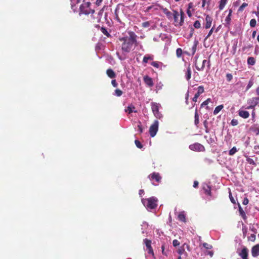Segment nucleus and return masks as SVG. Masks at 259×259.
<instances>
[{
    "mask_svg": "<svg viewBox=\"0 0 259 259\" xmlns=\"http://www.w3.org/2000/svg\"><path fill=\"white\" fill-rule=\"evenodd\" d=\"M211 101V99L210 98L207 99L206 100L204 101L201 105V107H203L205 105H207L208 104V103Z\"/></svg>",
    "mask_w": 259,
    "mask_h": 259,
    "instance_id": "nucleus-48",
    "label": "nucleus"
},
{
    "mask_svg": "<svg viewBox=\"0 0 259 259\" xmlns=\"http://www.w3.org/2000/svg\"><path fill=\"white\" fill-rule=\"evenodd\" d=\"M238 254L242 259H248V249L245 246H244L240 252H238Z\"/></svg>",
    "mask_w": 259,
    "mask_h": 259,
    "instance_id": "nucleus-9",
    "label": "nucleus"
},
{
    "mask_svg": "<svg viewBox=\"0 0 259 259\" xmlns=\"http://www.w3.org/2000/svg\"><path fill=\"white\" fill-rule=\"evenodd\" d=\"M223 105H221L216 107L213 111V114L217 115L223 108Z\"/></svg>",
    "mask_w": 259,
    "mask_h": 259,
    "instance_id": "nucleus-30",
    "label": "nucleus"
},
{
    "mask_svg": "<svg viewBox=\"0 0 259 259\" xmlns=\"http://www.w3.org/2000/svg\"><path fill=\"white\" fill-rule=\"evenodd\" d=\"M206 253L208 255H209L210 257H212L213 255V252L212 251H207Z\"/></svg>",
    "mask_w": 259,
    "mask_h": 259,
    "instance_id": "nucleus-64",
    "label": "nucleus"
},
{
    "mask_svg": "<svg viewBox=\"0 0 259 259\" xmlns=\"http://www.w3.org/2000/svg\"><path fill=\"white\" fill-rule=\"evenodd\" d=\"M111 84L114 87H117L118 85V84L115 79L112 80Z\"/></svg>",
    "mask_w": 259,
    "mask_h": 259,
    "instance_id": "nucleus-58",
    "label": "nucleus"
},
{
    "mask_svg": "<svg viewBox=\"0 0 259 259\" xmlns=\"http://www.w3.org/2000/svg\"><path fill=\"white\" fill-rule=\"evenodd\" d=\"M178 252L179 254H180V255H182V254L186 253V252L185 251L184 247H183L182 246L181 247V248L179 249Z\"/></svg>",
    "mask_w": 259,
    "mask_h": 259,
    "instance_id": "nucleus-49",
    "label": "nucleus"
},
{
    "mask_svg": "<svg viewBox=\"0 0 259 259\" xmlns=\"http://www.w3.org/2000/svg\"><path fill=\"white\" fill-rule=\"evenodd\" d=\"M151 65L153 67L158 68L159 66V64L157 62L153 61L151 63Z\"/></svg>",
    "mask_w": 259,
    "mask_h": 259,
    "instance_id": "nucleus-54",
    "label": "nucleus"
},
{
    "mask_svg": "<svg viewBox=\"0 0 259 259\" xmlns=\"http://www.w3.org/2000/svg\"><path fill=\"white\" fill-rule=\"evenodd\" d=\"M198 184H199L198 182V181H195L194 182L193 186V187H194V188H197V187H198Z\"/></svg>",
    "mask_w": 259,
    "mask_h": 259,
    "instance_id": "nucleus-63",
    "label": "nucleus"
},
{
    "mask_svg": "<svg viewBox=\"0 0 259 259\" xmlns=\"http://www.w3.org/2000/svg\"><path fill=\"white\" fill-rule=\"evenodd\" d=\"M248 6V4L246 3H243L238 9V12H242L244 9Z\"/></svg>",
    "mask_w": 259,
    "mask_h": 259,
    "instance_id": "nucleus-37",
    "label": "nucleus"
},
{
    "mask_svg": "<svg viewBox=\"0 0 259 259\" xmlns=\"http://www.w3.org/2000/svg\"><path fill=\"white\" fill-rule=\"evenodd\" d=\"M91 5V3L90 2H84V1H83V3L80 6L79 14V15L81 14L87 15L88 18H90V20L89 19L88 20L91 23H95V18L94 16V14L95 11L90 8Z\"/></svg>",
    "mask_w": 259,
    "mask_h": 259,
    "instance_id": "nucleus-2",
    "label": "nucleus"
},
{
    "mask_svg": "<svg viewBox=\"0 0 259 259\" xmlns=\"http://www.w3.org/2000/svg\"><path fill=\"white\" fill-rule=\"evenodd\" d=\"M228 0H221L220 2L219 9L220 10H223Z\"/></svg>",
    "mask_w": 259,
    "mask_h": 259,
    "instance_id": "nucleus-33",
    "label": "nucleus"
},
{
    "mask_svg": "<svg viewBox=\"0 0 259 259\" xmlns=\"http://www.w3.org/2000/svg\"><path fill=\"white\" fill-rule=\"evenodd\" d=\"M231 123L233 126H235L238 124V121L237 119H233L231 120Z\"/></svg>",
    "mask_w": 259,
    "mask_h": 259,
    "instance_id": "nucleus-53",
    "label": "nucleus"
},
{
    "mask_svg": "<svg viewBox=\"0 0 259 259\" xmlns=\"http://www.w3.org/2000/svg\"><path fill=\"white\" fill-rule=\"evenodd\" d=\"M206 62V60H203L202 64L200 65V67H199L197 63V62H196L195 66L196 69L198 71H202L204 68Z\"/></svg>",
    "mask_w": 259,
    "mask_h": 259,
    "instance_id": "nucleus-21",
    "label": "nucleus"
},
{
    "mask_svg": "<svg viewBox=\"0 0 259 259\" xmlns=\"http://www.w3.org/2000/svg\"><path fill=\"white\" fill-rule=\"evenodd\" d=\"M256 24V21L255 19H252L250 21V26L251 27H254Z\"/></svg>",
    "mask_w": 259,
    "mask_h": 259,
    "instance_id": "nucleus-39",
    "label": "nucleus"
},
{
    "mask_svg": "<svg viewBox=\"0 0 259 259\" xmlns=\"http://www.w3.org/2000/svg\"><path fill=\"white\" fill-rule=\"evenodd\" d=\"M106 8V6H104L98 12V17L96 19L95 18V22H99L101 21V17L102 16L103 13L105 9Z\"/></svg>",
    "mask_w": 259,
    "mask_h": 259,
    "instance_id": "nucleus-16",
    "label": "nucleus"
},
{
    "mask_svg": "<svg viewBox=\"0 0 259 259\" xmlns=\"http://www.w3.org/2000/svg\"><path fill=\"white\" fill-rule=\"evenodd\" d=\"M158 128V121L155 120L153 124L151 125L149 128V133L151 137H154L157 131Z\"/></svg>",
    "mask_w": 259,
    "mask_h": 259,
    "instance_id": "nucleus-6",
    "label": "nucleus"
},
{
    "mask_svg": "<svg viewBox=\"0 0 259 259\" xmlns=\"http://www.w3.org/2000/svg\"><path fill=\"white\" fill-rule=\"evenodd\" d=\"M102 2L103 0H96L95 4L97 6H99L101 5Z\"/></svg>",
    "mask_w": 259,
    "mask_h": 259,
    "instance_id": "nucleus-62",
    "label": "nucleus"
},
{
    "mask_svg": "<svg viewBox=\"0 0 259 259\" xmlns=\"http://www.w3.org/2000/svg\"><path fill=\"white\" fill-rule=\"evenodd\" d=\"M206 24H205V28L208 29L211 27L212 18L209 16V15H206L205 18Z\"/></svg>",
    "mask_w": 259,
    "mask_h": 259,
    "instance_id": "nucleus-13",
    "label": "nucleus"
},
{
    "mask_svg": "<svg viewBox=\"0 0 259 259\" xmlns=\"http://www.w3.org/2000/svg\"><path fill=\"white\" fill-rule=\"evenodd\" d=\"M151 109L154 116L158 119L162 118V115L159 111L160 104L155 102H152L151 103Z\"/></svg>",
    "mask_w": 259,
    "mask_h": 259,
    "instance_id": "nucleus-4",
    "label": "nucleus"
},
{
    "mask_svg": "<svg viewBox=\"0 0 259 259\" xmlns=\"http://www.w3.org/2000/svg\"><path fill=\"white\" fill-rule=\"evenodd\" d=\"M143 80L145 83L149 87H152L153 86V82L152 78L149 77L148 75H145L143 77Z\"/></svg>",
    "mask_w": 259,
    "mask_h": 259,
    "instance_id": "nucleus-10",
    "label": "nucleus"
},
{
    "mask_svg": "<svg viewBox=\"0 0 259 259\" xmlns=\"http://www.w3.org/2000/svg\"><path fill=\"white\" fill-rule=\"evenodd\" d=\"M153 59V58L152 56L147 55L144 57L143 62L144 63H147L149 60H152Z\"/></svg>",
    "mask_w": 259,
    "mask_h": 259,
    "instance_id": "nucleus-32",
    "label": "nucleus"
},
{
    "mask_svg": "<svg viewBox=\"0 0 259 259\" xmlns=\"http://www.w3.org/2000/svg\"><path fill=\"white\" fill-rule=\"evenodd\" d=\"M144 242L148 249V252L149 254H151L153 256H154V253L152 247L151 246V241L148 239H145Z\"/></svg>",
    "mask_w": 259,
    "mask_h": 259,
    "instance_id": "nucleus-8",
    "label": "nucleus"
},
{
    "mask_svg": "<svg viewBox=\"0 0 259 259\" xmlns=\"http://www.w3.org/2000/svg\"><path fill=\"white\" fill-rule=\"evenodd\" d=\"M227 79L228 81H230L232 80L233 78V76L231 73H227L226 75Z\"/></svg>",
    "mask_w": 259,
    "mask_h": 259,
    "instance_id": "nucleus-55",
    "label": "nucleus"
},
{
    "mask_svg": "<svg viewBox=\"0 0 259 259\" xmlns=\"http://www.w3.org/2000/svg\"><path fill=\"white\" fill-rule=\"evenodd\" d=\"M172 244H173L174 246L176 247V246L179 245L180 242L178 240L175 239L172 241Z\"/></svg>",
    "mask_w": 259,
    "mask_h": 259,
    "instance_id": "nucleus-56",
    "label": "nucleus"
},
{
    "mask_svg": "<svg viewBox=\"0 0 259 259\" xmlns=\"http://www.w3.org/2000/svg\"><path fill=\"white\" fill-rule=\"evenodd\" d=\"M119 4H118L116 8H115V11H114V14H115V18L118 21H120V19L119 18V16H118V12L119 10Z\"/></svg>",
    "mask_w": 259,
    "mask_h": 259,
    "instance_id": "nucleus-31",
    "label": "nucleus"
},
{
    "mask_svg": "<svg viewBox=\"0 0 259 259\" xmlns=\"http://www.w3.org/2000/svg\"><path fill=\"white\" fill-rule=\"evenodd\" d=\"M213 31V27L209 30L208 34L205 38V39H207L212 34Z\"/></svg>",
    "mask_w": 259,
    "mask_h": 259,
    "instance_id": "nucleus-57",
    "label": "nucleus"
},
{
    "mask_svg": "<svg viewBox=\"0 0 259 259\" xmlns=\"http://www.w3.org/2000/svg\"><path fill=\"white\" fill-rule=\"evenodd\" d=\"M203 246L207 249H210L212 248V246L211 245H210L207 243H203Z\"/></svg>",
    "mask_w": 259,
    "mask_h": 259,
    "instance_id": "nucleus-46",
    "label": "nucleus"
},
{
    "mask_svg": "<svg viewBox=\"0 0 259 259\" xmlns=\"http://www.w3.org/2000/svg\"><path fill=\"white\" fill-rule=\"evenodd\" d=\"M106 73L108 76L111 78H114L116 76L115 73L112 69H108L106 71Z\"/></svg>",
    "mask_w": 259,
    "mask_h": 259,
    "instance_id": "nucleus-20",
    "label": "nucleus"
},
{
    "mask_svg": "<svg viewBox=\"0 0 259 259\" xmlns=\"http://www.w3.org/2000/svg\"><path fill=\"white\" fill-rule=\"evenodd\" d=\"M251 254L253 257H256L259 255V244H257L252 247Z\"/></svg>",
    "mask_w": 259,
    "mask_h": 259,
    "instance_id": "nucleus-11",
    "label": "nucleus"
},
{
    "mask_svg": "<svg viewBox=\"0 0 259 259\" xmlns=\"http://www.w3.org/2000/svg\"><path fill=\"white\" fill-rule=\"evenodd\" d=\"M183 54V51L181 48H178L176 50V55L177 57L180 58Z\"/></svg>",
    "mask_w": 259,
    "mask_h": 259,
    "instance_id": "nucleus-36",
    "label": "nucleus"
},
{
    "mask_svg": "<svg viewBox=\"0 0 259 259\" xmlns=\"http://www.w3.org/2000/svg\"><path fill=\"white\" fill-rule=\"evenodd\" d=\"M180 13V21L179 22V24L180 26H182L184 21L185 13L182 10H181Z\"/></svg>",
    "mask_w": 259,
    "mask_h": 259,
    "instance_id": "nucleus-25",
    "label": "nucleus"
},
{
    "mask_svg": "<svg viewBox=\"0 0 259 259\" xmlns=\"http://www.w3.org/2000/svg\"><path fill=\"white\" fill-rule=\"evenodd\" d=\"M246 161L250 164H252V165H256L255 162L254 161V160L252 158H250L249 157H247Z\"/></svg>",
    "mask_w": 259,
    "mask_h": 259,
    "instance_id": "nucleus-41",
    "label": "nucleus"
},
{
    "mask_svg": "<svg viewBox=\"0 0 259 259\" xmlns=\"http://www.w3.org/2000/svg\"><path fill=\"white\" fill-rule=\"evenodd\" d=\"M203 125H204V126L205 129V132L206 133H209V129H208V122H207V121L206 120H205L203 121Z\"/></svg>",
    "mask_w": 259,
    "mask_h": 259,
    "instance_id": "nucleus-40",
    "label": "nucleus"
},
{
    "mask_svg": "<svg viewBox=\"0 0 259 259\" xmlns=\"http://www.w3.org/2000/svg\"><path fill=\"white\" fill-rule=\"evenodd\" d=\"M122 92L120 90L117 89L115 90V95L117 97H120L122 95Z\"/></svg>",
    "mask_w": 259,
    "mask_h": 259,
    "instance_id": "nucleus-42",
    "label": "nucleus"
},
{
    "mask_svg": "<svg viewBox=\"0 0 259 259\" xmlns=\"http://www.w3.org/2000/svg\"><path fill=\"white\" fill-rule=\"evenodd\" d=\"M135 143L138 148L141 149L143 147L142 144L141 143V142L139 140H135Z\"/></svg>",
    "mask_w": 259,
    "mask_h": 259,
    "instance_id": "nucleus-44",
    "label": "nucleus"
},
{
    "mask_svg": "<svg viewBox=\"0 0 259 259\" xmlns=\"http://www.w3.org/2000/svg\"><path fill=\"white\" fill-rule=\"evenodd\" d=\"M205 193L209 196H211V187L207 184H204L203 186Z\"/></svg>",
    "mask_w": 259,
    "mask_h": 259,
    "instance_id": "nucleus-15",
    "label": "nucleus"
},
{
    "mask_svg": "<svg viewBox=\"0 0 259 259\" xmlns=\"http://www.w3.org/2000/svg\"><path fill=\"white\" fill-rule=\"evenodd\" d=\"M258 103H259V97L252 98L251 100L250 104H252L254 106Z\"/></svg>",
    "mask_w": 259,
    "mask_h": 259,
    "instance_id": "nucleus-26",
    "label": "nucleus"
},
{
    "mask_svg": "<svg viewBox=\"0 0 259 259\" xmlns=\"http://www.w3.org/2000/svg\"><path fill=\"white\" fill-rule=\"evenodd\" d=\"M238 114L240 117L243 118H247L249 116V112L245 110H239Z\"/></svg>",
    "mask_w": 259,
    "mask_h": 259,
    "instance_id": "nucleus-17",
    "label": "nucleus"
},
{
    "mask_svg": "<svg viewBox=\"0 0 259 259\" xmlns=\"http://www.w3.org/2000/svg\"><path fill=\"white\" fill-rule=\"evenodd\" d=\"M247 63L249 65H254L255 63V59L254 57H249L247 59Z\"/></svg>",
    "mask_w": 259,
    "mask_h": 259,
    "instance_id": "nucleus-27",
    "label": "nucleus"
},
{
    "mask_svg": "<svg viewBox=\"0 0 259 259\" xmlns=\"http://www.w3.org/2000/svg\"><path fill=\"white\" fill-rule=\"evenodd\" d=\"M150 25V23L149 21H146L142 23V26L143 28H147Z\"/></svg>",
    "mask_w": 259,
    "mask_h": 259,
    "instance_id": "nucleus-45",
    "label": "nucleus"
},
{
    "mask_svg": "<svg viewBox=\"0 0 259 259\" xmlns=\"http://www.w3.org/2000/svg\"><path fill=\"white\" fill-rule=\"evenodd\" d=\"M199 94H202L203 93H204V88L203 86L202 85H200V86H199L198 88V91H197Z\"/></svg>",
    "mask_w": 259,
    "mask_h": 259,
    "instance_id": "nucleus-50",
    "label": "nucleus"
},
{
    "mask_svg": "<svg viewBox=\"0 0 259 259\" xmlns=\"http://www.w3.org/2000/svg\"><path fill=\"white\" fill-rule=\"evenodd\" d=\"M232 13V10L231 9H230L229 13L225 20L224 24L225 26H228L230 25V22L231 20V17Z\"/></svg>",
    "mask_w": 259,
    "mask_h": 259,
    "instance_id": "nucleus-14",
    "label": "nucleus"
},
{
    "mask_svg": "<svg viewBox=\"0 0 259 259\" xmlns=\"http://www.w3.org/2000/svg\"><path fill=\"white\" fill-rule=\"evenodd\" d=\"M194 27L198 29L200 28L201 27V24L200 22L198 20H196L194 23Z\"/></svg>",
    "mask_w": 259,
    "mask_h": 259,
    "instance_id": "nucleus-43",
    "label": "nucleus"
},
{
    "mask_svg": "<svg viewBox=\"0 0 259 259\" xmlns=\"http://www.w3.org/2000/svg\"><path fill=\"white\" fill-rule=\"evenodd\" d=\"M143 205L147 209H153L157 206L158 199L155 197H151L147 199L142 200Z\"/></svg>",
    "mask_w": 259,
    "mask_h": 259,
    "instance_id": "nucleus-3",
    "label": "nucleus"
},
{
    "mask_svg": "<svg viewBox=\"0 0 259 259\" xmlns=\"http://www.w3.org/2000/svg\"><path fill=\"white\" fill-rule=\"evenodd\" d=\"M194 117H195L194 123H195V125L198 127V124L199 123V115H198V113L197 109H196V110H195Z\"/></svg>",
    "mask_w": 259,
    "mask_h": 259,
    "instance_id": "nucleus-24",
    "label": "nucleus"
},
{
    "mask_svg": "<svg viewBox=\"0 0 259 259\" xmlns=\"http://www.w3.org/2000/svg\"><path fill=\"white\" fill-rule=\"evenodd\" d=\"M249 202V200L247 198L245 197L244 198L242 203L243 205H247Z\"/></svg>",
    "mask_w": 259,
    "mask_h": 259,
    "instance_id": "nucleus-59",
    "label": "nucleus"
},
{
    "mask_svg": "<svg viewBox=\"0 0 259 259\" xmlns=\"http://www.w3.org/2000/svg\"><path fill=\"white\" fill-rule=\"evenodd\" d=\"M237 151V148L235 147H233L229 152L230 155H233Z\"/></svg>",
    "mask_w": 259,
    "mask_h": 259,
    "instance_id": "nucleus-38",
    "label": "nucleus"
},
{
    "mask_svg": "<svg viewBox=\"0 0 259 259\" xmlns=\"http://www.w3.org/2000/svg\"><path fill=\"white\" fill-rule=\"evenodd\" d=\"M198 44V41H195L194 43V45L192 48V55H194V54L195 53L196 51V49H197V45Z\"/></svg>",
    "mask_w": 259,
    "mask_h": 259,
    "instance_id": "nucleus-35",
    "label": "nucleus"
},
{
    "mask_svg": "<svg viewBox=\"0 0 259 259\" xmlns=\"http://www.w3.org/2000/svg\"><path fill=\"white\" fill-rule=\"evenodd\" d=\"M182 247L184 248L186 247L188 251H190V247L189 244L187 243H184Z\"/></svg>",
    "mask_w": 259,
    "mask_h": 259,
    "instance_id": "nucleus-60",
    "label": "nucleus"
},
{
    "mask_svg": "<svg viewBox=\"0 0 259 259\" xmlns=\"http://www.w3.org/2000/svg\"><path fill=\"white\" fill-rule=\"evenodd\" d=\"M229 198H230V201H231V202L232 203H233V204L235 203V200L234 198H233V197L232 195V193H231V190L229 191Z\"/></svg>",
    "mask_w": 259,
    "mask_h": 259,
    "instance_id": "nucleus-51",
    "label": "nucleus"
},
{
    "mask_svg": "<svg viewBox=\"0 0 259 259\" xmlns=\"http://www.w3.org/2000/svg\"><path fill=\"white\" fill-rule=\"evenodd\" d=\"M148 178L151 181H155L157 183H159L161 182L162 178L158 172H154L149 175Z\"/></svg>",
    "mask_w": 259,
    "mask_h": 259,
    "instance_id": "nucleus-7",
    "label": "nucleus"
},
{
    "mask_svg": "<svg viewBox=\"0 0 259 259\" xmlns=\"http://www.w3.org/2000/svg\"><path fill=\"white\" fill-rule=\"evenodd\" d=\"M238 209H239V214L240 216H241V217L243 218V220H246L247 219V217L246 215V214L244 212V211L243 210V209H242V208L241 207L240 204L239 203H238Z\"/></svg>",
    "mask_w": 259,
    "mask_h": 259,
    "instance_id": "nucleus-19",
    "label": "nucleus"
},
{
    "mask_svg": "<svg viewBox=\"0 0 259 259\" xmlns=\"http://www.w3.org/2000/svg\"><path fill=\"white\" fill-rule=\"evenodd\" d=\"M128 36L119 38V40L122 42L121 50L125 53H129L133 49V46L137 47L138 42L137 35L133 31L128 32Z\"/></svg>",
    "mask_w": 259,
    "mask_h": 259,
    "instance_id": "nucleus-1",
    "label": "nucleus"
},
{
    "mask_svg": "<svg viewBox=\"0 0 259 259\" xmlns=\"http://www.w3.org/2000/svg\"><path fill=\"white\" fill-rule=\"evenodd\" d=\"M163 12L166 15L168 18H171L172 17V13L166 8L163 9Z\"/></svg>",
    "mask_w": 259,
    "mask_h": 259,
    "instance_id": "nucleus-29",
    "label": "nucleus"
},
{
    "mask_svg": "<svg viewBox=\"0 0 259 259\" xmlns=\"http://www.w3.org/2000/svg\"><path fill=\"white\" fill-rule=\"evenodd\" d=\"M194 32V29L191 26L189 37H192Z\"/></svg>",
    "mask_w": 259,
    "mask_h": 259,
    "instance_id": "nucleus-61",
    "label": "nucleus"
},
{
    "mask_svg": "<svg viewBox=\"0 0 259 259\" xmlns=\"http://www.w3.org/2000/svg\"><path fill=\"white\" fill-rule=\"evenodd\" d=\"M173 12H174V13L172 15V16H173L175 22H179V14L176 10H174Z\"/></svg>",
    "mask_w": 259,
    "mask_h": 259,
    "instance_id": "nucleus-28",
    "label": "nucleus"
},
{
    "mask_svg": "<svg viewBox=\"0 0 259 259\" xmlns=\"http://www.w3.org/2000/svg\"><path fill=\"white\" fill-rule=\"evenodd\" d=\"M253 84V81L252 80H250L247 85L246 91L248 90Z\"/></svg>",
    "mask_w": 259,
    "mask_h": 259,
    "instance_id": "nucleus-47",
    "label": "nucleus"
},
{
    "mask_svg": "<svg viewBox=\"0 0 259 259\" xmlns=\"http://www.w3.org/2000/svg\"><path fill=\"white\" fill-rule=\"evenodd\" d=\"M250 131L253 133L256 136L259 135V125L258 124H253L250 126Z\"/></svg>",
    "mask_w": 259,
    "mask_h": 259,
    "instance_id": "nucleus-12",
    "label": "nucleus"
},
{
    "mask_svg": "<svg viewBox=\"0 0 259 259\" xmlns=\"http://www.w3.org/2000/svg\"><path fill=\"white\" fill-rule=\"evenodd\" d=\"M135 107L133 105L131 104L125 109V112H127L128 114H131L133 112H134L135 113L137 112V111L135 110Z\"/></svg>",
    "mask_w": 259,
    "mask_h": 259,
    "instance_id": "nucleus-18",
    "label": "nucleus"
},
{
    "mask_svg": "<svg viewBox=\"0 0 259 259\" xmlns=\"http://www.w3.org/2000/svg\"><path fill=\"white\" fill-rule=\"evenodd\" d=\"M178 219L179 221L183 222H186V215L184 213V211L181 212L179 215H178Z\"/></svg>",
    "mask_w": 259,
    "mask_h": 259,
    "instance_id": "nucleus-23",
    "label": "nucleus"
},
{
    "mask_svg": "<svg viewBox=\"0 0 259 259\" xmlns=\"http://www.w3.org/2000/svg\"><path fill=\"white\" fill-rule=\"evenodd\" d=\"M185 77L187 80H189L191 77V69L190 65H189L187 69V71L185 74Z\"/></svg>",
    "mask_w": 259,
    "mask_h": 259,
    "instance_id": "nucleus-22",
    "label": "nucleus"
},
{
    "mask_svg": "<svg viewBox=\"0 0 259 259\" xmlns=\"http://www.w3.org/2000/svg\"><path fill=\"white\" fill-rule=\"evenodd\" d=\"M101 31L107 37H109V36H110V34L108 32L107 29L105 27H101Z\"/></svg>",
    "mask_w": 259,
    "mask_h": 259,
    "instance_id": "nucleus-34",
    "label": "nucleus"
},
{
    "mask_svg": "<svg viewBox=\"0 0 259 259\" xmlns=\"http://www.w3.org/2000/svg\"><path fill=\"white\" fill-rule=\"evenodd\" d=\"M189 148L193 151L198 152H203L205 151V147L201 144L195 143L189 146Z\"/></svg>",
    "mask_w": 259,
    "mask_h": 259,
    "instance_id": "nucleus-5",
    "label": "nucleus"
},
{
    "mask_svg": "<svg viewBox=\"0 0 259 259\" xmlns=\"http://www.w3.org/2000/svg\"><path fill=\"white\" fill-rule=\"evenodd\" d=\"M256 237L254 234H252L249 237V239L252 242H254L255 240Z\"/></svg>",
    "mask_w": 259,
    "mask_h": 259,
    "instance_id": "nucleus-52",
    "label": "nucleus"
}]
</instances>
